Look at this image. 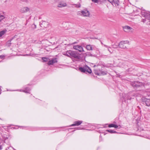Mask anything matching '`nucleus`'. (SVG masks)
<instances>
[{"instance_id": "nucleus-10", "label": "nucleus", "mask_w": 150, "mask_h": 150, "mask_svg": "<svg viewBox=\"0 0 150 150\" xmlns=\"http://www.w3.org/2000/svg\"><path fill=\"white\" fill-rule=\"evenodd\" d=\"M57 62V59L56 58H54L48 61L47 64L48 65H52L54 64Z\"/></svg>"}, {"instance_id": "nucleus-37", "label": "nucleus", "mask_w": 150, "mask_h": 150, "mask_svg": "<svg viewBox=\"0 0 150 150\" xmlns=\"http://www.w3.org/2000/svg\"><path fill=\"white\" fill-rule=\"evenodd\" d=\"M1 86H0V91H1Z\"/></svg>"}, {"instance_id": "nucleus-5", "label": "nucleus", "mask_w": 150, "mask_h": 150, "mask_svg": "<svg viewBox=\"0 0 150 150\" xmlns=\"http://www.w3.org/2000/svg\"><path fill=\"white\" fill-rule=\"evenodd\" d=\"M123 30L126 32H132L133 31V29L128 26H126L123 27Z\"/></svg>"}, {"instance_id": "nucleus-34", "label": "nucleus", "mask_w": 150, "mask_h": 150, "mask_svg": "<svg viewBox=\"0 0 150 150\" xmlns=\"http://www.w3.org/2000/svg\"><path fill=\"white\" fill-rule=\"evenodd\" d=\"M146 24L148 25H150V22H146Z\"/></svg>"}, {"instance_id": "nucleus-15", "label": "nucleus", "mask_w": 150, "mask_h": 150, "mask_svg": "<svg viewBox=\"0 0 150 150\" xmlns=\"http://www.w3.org/2000/svg\"><path fill=\"white\" fill-rule=\"evenodd\" d=\"M119 1L118 0H113L111 4L115 6H118L119 5Z\"/></svg>"}, {"instance_id": "nucleus-28", "label": "nucleus", "mask_w": 150, "mask_h": 150, "mask_svg": "<svg viewBox=\"0 0 150 150\" xmlns=\"http://www.w3.org/2000/svg\"><path fill=\"white\" fill-rule=\"evenodd\" d=\"M75 5L76 7L77 8H80L81 6V5L80 4H75Z\"/></svg>"}, {"instance_id": "nucleus-3", "label": "nucleus", "mask_w": 150, "mask_h": 150, "mask_svg": "<svg viewBox=\"0 0 150 150\" xmlns=\"http://www.w3.org/2000/svg\"><path fill=\"white\" fill-rule=\"evenodd\" d=\"M142 16L145 18H142V21L143 22L146 23L147 22H150V14L145 13L143 14Z\"/></svg>"}, {"instance_id": "nucleus-1", "label": "nucleus", "mask_w": 150, "mask_h": 150, "mask_svg": "<svg viewBox=\"0 0 150 150\" xmlns=\"http://www.w3.org/2000/svg\"><path fill=\"white\" fill-rule=\"evenodd\" d=\"M64 55L66 56L71 58H74L79 59L80 56L79 55L78 52L76 51H73L71 50H68L66 52H64L63 53Z\"/></svg>"}, {"instance_id": "nucleus-17", "label": "nucleus", "mask_w": 150, "mask_h": 150, "mask_svg": "<svg viewBox=\"0 0 150 150\" xmlns=\"http://www.w3.org/2000/svg\"><path fill=\"white\" fill-rule=\"evenodd\" d=\"M86 49L89 50H92L93 49L91 46L90 45H87L86 46Z\"/></svg>"}, {"instance_id": "nucleus-16", "label": "nucleus", "mask_w": 150, "mask_h": 150, "mask_svg": "<svg viewBox=\"0 0 150 150\" xmlns=\"http://www.w3.org/2000/svg\"><path fill=\"white\" fill-rule=\"evenodd\" d=\"M67 6V4L66 3H61L58 6V7L59 8L65 7Z\"/></svg>"}, {"instance_id": "nucleus-30", "label": "nucleus", "mask_w": 150, "mask_h": 150, "mask_svg": "<svg viewBox=\"0 0 150 150\" xmlns=\"http://www.w3.org/2000/svg\"><path fill=\"white\" fill-rule=\"evenodd\" d=\"M11 40H9L7 42V44H9V45H8L9 46H10V45L11 44Z\"/></svg>"}, {"instance_id": "nucleus-31", "label": "nucleus", "mask_w": 150, "mask_h": 150, "mask_svg": "<svg viewBox=\"0 0 150 150\" xmlns=\"http://www.w3.org/2000/svg\"><path fill=\"white\" fill-rule=\"evenodd\" d=\"M112 46V47L115 48H117V46L115 45H114Z\"/></svg>"}, {"instance_id": "nucleus-42", "label": "nucleus", "mask_w": 150, "mask_h": 150, "mask_svg": "<svg viewBox=\"0 0 150 150\" xmlns=\"http://www.w3.org/2000/svg\"><path fill=\"white\" fill-rule=\"evenodd\" d=\"M14 150H15V149H14Z\"/></svg>"}, {"instance_id": "nucleus-2", "label": "nucleus", "mask_w": 150, "mask_h": 150, "mask_svg": "<svg viewBox=\"0 0 150 150\" xmlns=\"http://www.w3.org/2000/svg\"><path fill=\"white\" fill-rule=\"evenodd\" d=\"M79 69L83 73L88 72L89 73H91L92 72L90 68L87 65H85L83 67H79Z\"/></svg>"}, {"instance_id": "nucleus-26", "label": "nucleus", "mask_w": 150, "mask_h": 150, "mask_svg": "<svg viewBox=\"0 0 150 150\" xmlns=\"http://www.w3.org/2000/svg\"><path fill=\"white\" fill-rule=\"evenodd\" d=\"M101 73L100 74H102L103 75H106L107 74V72L106 71H102L101 72H100Z\"/></svg>"}, {"instance_id": "nucleus-13", "label": "nucleus", "mask_w": 150, "mask_h": 150, "mask_svg": "<svg viewBox=\"0 0 150 150\" xmlns=\"http://www.w3.org/2000/svg\"><path fill=\"white\" fill-rule=\"evenodd\" d=\"M29 9L27 7H24L22 8L20 10V11L21 13H25L29 11Z\"/></svg>"}, {"instance_id": "nucleus-25", "label": "nucleus", "mask_w": 150, "mask_h": 150, "mask_svg": "<svg viewBox=\"0 0 150 150\" xmlns=\"http://www.w3.org/2000/svg\"><path fill=\"white\" fill-rule=\"evenodd\" d=\"M5 18V16L3 15L0 16V21H1L3 20Z\"/></svg>"}, {"instance_id": "nucleus-22", "label": "nucleus", "mask_w": 150, "mask_h": 150, "mask_svg": "<svg viewBox=\"0 0 150 150\" xmlns=\"http://www.w3.org/2000/svg\"><path fill=\"white\" fill-rule=\"evenodd\" d=\"M6 31L4 30H2L0 32V37L2 36L5 33Z\"/></svg>"}, {"instance_id": "nucleus-11", "label": "nucleus", "mask_w": 150, "mask_h": 150, "mask_svg": "<svg viewBox=\"0 0 150 150\" xmlns=\"http://www.w3.org/2000/svg\"><path fill=\"white\" fill-rule=\"evenodd\" d=\"M82 16H88L90 15L89 12L87 10L82 11Z\"/></svg>"}, {"instance_id": "nucleus-4", "label": "nucleus", "mask_w": 150, "mask_h": 150, "mask_svg": "<svg viewBox=\"0 0 150 150\" xmlns=\"http://www.w3.org/2000/svg\"><path fill=\"white\" fill-rule=\"evenodd\" d=\"M131 84L134 88H136L140 87L142 85V83L139 81H134L132 82L131 83Z\"/></svg>"}, {"instance_id": "nucleus-39", "label": "nucleus", "mask_w": 150, "mask_h": 150, "mask_svg": "<svg viewBox=\"0 0 150 150\" xmlns=\"http://www.w3.org/2000/svg\"><path fill=\"white\" fill-rule=\"evenodd\" d=\"M90 56H92V54H90Z\"/></svg>"}, {"instance_id": "nucleus-24", "label": "nucleus", "mask_w": 150, "mask_h": 150, "mask_svg": "<svg viewBox=\"0 0 150 150\" xmlns=\"http://www.w3.org/2000/svg\"><path fill=\"white\" fill-rule=\"evenodd\" d=\"M82 11H78L77 12V15L79 16H82Z\"/></svg>"}, {"instance_id": "nucleus-27", "label": "nucleus", "mask_w": 150, "mask_h": 150, "mask_svg": "<svg viewBox=\"0 0 150 150\" xmlns=\"http://www.w3.org/2000/svg\"><path fill=\"white\" fill-rule=\"evenodd\" d=\"M32 27L33 29H34L36 28V25L35 24H33L32 25Z\"/></svg>"}, {"instance_id": "nucleus-12", "label": "nucleus", "mask_w": 150, "mask_h": 150, "mask_svg": "<svg viewBox=\"0 0 150 150\" xmlns=\"http://www.w3.org/2000/svg\"><path fill=\"white\" fill-rule=\"evenodd\" d=\"M83 122L82 121H75L74 122V124L71 125L70 126H79Z\"/></svg>"}, {"instance_id": "nucleus-19", "label": "nucleus", "mask_w": 150, "mask_h": 150, "mask_svg": "<svg viewBox=\"0 0 150 150\" xmlns=\"http://www.w3.org/2000/svg\"><path fill=\"white\" fill-rule=\"evenodd\" d=\"M106 131L111 134L117 133V132L116 131L113 130H107Z\"/></svg>"}, {"instance_id": "nucleus-38", "label": "nucleus", "mask_w": 150, "mask_h": 150, "mask_svg": "<svg viewBox=\"0 0 150 150\" xmlns=\"http://www.w3.org/2000/svg\"><path fill=\"white\" fill-rule=\"evenodd\" d=\"M96 67V65H94L93 66V67Z\"/></svg>"}, {"instance_id": "nucleus-20", "label": "nucleus", "mask_w": 150, "mask_h": 150, "mask_svg": "<svg viewBox=\"0 0 150 150\" xmlns=\"http://www.w3.org/2000/svg\"><path fill=\"white\" fill-rule=\"evenodd\" d=\"M42 59L43 60V62H45L48 61V60L49 59L48 58L43 57L42 58Z\"/></svg>"}, {"instance_id": "nucleus-14", "label": "nucleus", "mask_w": 150, "mask_h": 150, "mask_svg": "<svg viewBox=\"0 0 150 150\" xmlns=\"http://www.w3.org/2000/svg\"><path fill=\"white\" fill-rule=\"evenodd\" d=\"M108 127H114L115 128H118V129H120L121 127L120 125L118 126L113 124H109L108 125Z\"/></svg>"}, {"instance_id": "nucleus-33", "label": "nucleus", "mask_w": 150, "mask_h": 150, "mask_svg": "<svg viewBox=\"0 0 150 150\" xmlns=\"http://www.w3.org/2000/svg\"><path fill=\"white\" fill-rule=\"evenodd\" d=\"M110 3H111L112 2V1L113 0H108Z\"/></svg>"}, {"instance_id": "nucleus-21", "label": "nucleus", "mask_w": 150, "mask_h": 150, "mask_svg": "<svg viewBox=\"0 0 150 150\" xmlns=\"http://www.w3.org/2000/svg\"><path fill=\"white\" fill-rule=\"evenodd\" d=\"M94 73L95 74L98 75H100V73L98 72V71L96 70V69H94Z\"/></svg>"}, {"instance_id": "nucleus-29", "label": "nucleus", "mask_w": 150, "mask_h": 150, "mask_svg": "<svg viewBox=\"0 0 150 150\" xmlns=\"http://www.w3.org/2000/svg\"><path fill=\"white\" fill-rule=\"evenodd\" d=\"M91 1L94 3H98V0H91Z\"/></svg>"}, {"instance_id": "nucleus-36", "label": "nucleus", "mask_w": 150, "mask_h": 150, "mask_svg": "<svg viewBox=\"0 0 150 150\" xmlns=\"http://www.w3.org/2000/svg\"><path fill=\"white\" fill-rule=\"evenodd\" d=\"M105 47H108V46L107 45H105Z\"/></svg>"}, {"instance_id": "nucleus-9", "label": "nucleus", "mask_w": 150, "mask_h": 150, "mask_svg": "<svg viewBox=\"0 0 150 150\" xmlns=\"http://www.w3.org/2000/svg\"><path fill=\"white\" fill-rule=\"evenodd\" d=\"M49 24L48 22L45 21H42L40 23V25L42 28H46L48 27Z\"/></svg>"}, {"instance_id": "nucleus-18", "label": "nucleus", "mask_w": 150, "mask_h": 150, "mask_svg": "<svg viewBox=\"0 0 150 150\" xmlns=\"http://www.w3.org/2000/svg\"><path fill=\"white\" fill-rule=\"evenodd\" d=\"M30 90V89L28 87H26L25 88V89L23 90L22 91L23 92L26 93H29Z\"/></svg>"}, {"instance_id": "nucleus-35", "label": "nucleus", "mask_w": 150, "mask_h": 150, "mask_svg": "<svg viewBox=\"0 0 150 150\" xmlns=\"http://www.w3.org/2000/svg\"><path fill=\"white\" fill-rule=\"evenodd\" d=\"M110 49H111V48L110 47L108 48V51H109L110 52H111V51H110Z\"/></svg>"}, {"instance_id": "nucleus-41", "label": "nucleus", "mask_w": 150, "mask_h": 150, "mask_svg": "<svg viewBox=\"0 0 150 150\" xmlns=\"http://www.w3.org/2000/svg\"><path fill=\"white\" fill-rule=\"evenodd\" d=\"M1 22V21H0V23Z\"/></svg>"}, {"instance_id": "nucleus-8", "label": "nucleus", "mask_w": 150, "mask_h": 150, "mask_svg": "<svg viewBox=\"0 0 150 150\" xmlns=\"http://www.w3.org/2000/svg\"><path fill=\"white\" fill-rule=\"evenodd\" d=\"M127 42V41H123L120 42L118 44V46L121 48L125 49L126 48V44Z\"/></svg>"}, {"instance_id": "nucleus-6", "label": "nucleus", "mask_w": 150, "mask_h": 150, "mask_svg": "<svg viewBox=\"0 0 150 150\" xmlns=\"http://www.w3.org/2000/svg\"><path fill=\"white\" fill-rule=\"evenodd\" d=\"M73 48L74 50H78L80 52H83L84 51L83 47L80 45H74L73 46Z\"/></svg>"}, {"instance_id": "nucleus-7", "label": "nucleus", "mask_w": 150, "mask_h": 150, "mask_svg": "<svg viewBox=\"0 0 150 150\" xmlns=\"http://www.w3.org/2000/svg\"><path fill=\"white\" fill-rule=\"evenodd\" d=\"M142 100L143 102L144 103V104L145 103L146 106H150V99L143 97L142 98Z\"/></svg>"}, {"instance_id": "nucleus-40", "label": "nucleus", "mask_w": 150, "mask_h": 150, "mask_svg": "<svg viewBox=\"0 0 150 150\" xmlns=\"http://www.w3.org/2000/svg\"><path fill=\"white\" fill-rule=\"evenodd\" d=\"M1 149V146H0V150Z\"/></svg>"}, {"instance_id": "nucleus-32", "label": "nucleus", "mask_w": 150, "mask_h": 150, "mask_svg": "<svg viewBox=\"0 0 150 150\" xmlns=\"http://www.w3.org/2000/svg\"><path fill=\"white\" fill-rule=\"evenodd\" d=\"M5 57V56L4 55H0V58L1 59H3Z\"/></svg>"}, {"instance_id": "nucleus-23", "label": "nucleus", "mask_w": 150, "mask_h": 150, "mask_svg": "<svg viewBox=\"0 0 150 150\" xmlns=\"http://www.w3.org/2000/svg\"><path fill=\"white\" fill-rule=\"evenodd\" d=\"M127 63V62H126L122 61V62H120V64H121L122 66H124L126 65V64Z\"/></svg>"}]
</instances>
